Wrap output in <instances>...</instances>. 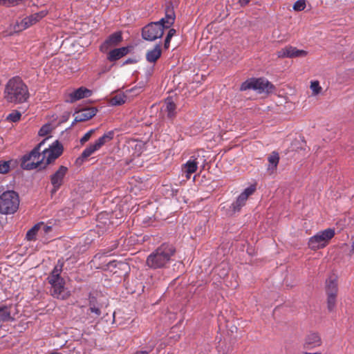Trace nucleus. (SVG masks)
Masks as SVG:
<instances>
[{
    "mask_svg": "<svg viewBox=\"0 0 354 354\" xmlns=\"http://www.w3.org/2000/svg\"><path fill=\"white\" fill-rule=\"evenodd\" d=\"M11 160L8 161H0V174H7L10 169Z\"/></svg>",
    "mask_w": 354,
    "mask_h": 354,
    "instance_id": "c756f323",
    "label": "nucleus"
},
{
    "mask_svg": "<svg viewBox=\"0 0 354 354\" xmlns=\"http://www.w3.org/2000/svg\"><path fill=\"white\" fill-rule=\"evenodd\" d=\"M63 153V146L58 140L55 141L48 148L42 150L41 153L45 160V165L51 163Z\"/></svg>",
    "mask_w": 354,
    "mask_h": 354,
    "instance_id": "9d476101",
    "label": "nucleus"
},
{
    "mask_svg": "<svg viewBox=\"0 0 354 354\" xmlns=\"http://www.w3.org/2000/svg\"><path fill=\"white\" fill-rule=\"evenodd\" d=\"M326 294L329 295H337L338 292V285L337 279L335 276H330L326 281Z\"/></svg>",
    "mask_w": 354,
    "mask_h": 354,
    "instance_id": "412c9836",
    "label": "nucleus"
},
{
    "mask_svg": "<svg viewBox=\"0 0 354 354\" xmlns=\"http://www.w3.org/2000/svg\"><path fill=\"white\" fill-rule=\"evenodd\" d=\"M322 344V339L318 333H310L304 339V347L306 349H312Z\"/></svg>",
    "mask_w": 354,
    "mask_h": 354,
    "instance_id": "dca6fc26",
    "label": "nucleus"
},
{
    "mask_svg": "<svg viewBox=\"0 0 354 354\" xmlns=\"http://www.w3.org/2000/svg\"><path fill=\"white\" fill-rule=\"evenodd\" d=\"M162 50L160 44H156L154 48L147 51L146 59L149 62H156L161 56Z\"/></svg>",
    "mask_w": 354,
    "mask_h": 354,
    "instance_id": "393cba45",
    "label": "nucleus"
},
{
    "mask_svg": "<svg viewBox=\"0 0 354 354\" xmlns=\"http://www.w3.org/2000/svg\"><path fill=\"white\" fill-rule=\"evenodd\" d=\"M15 306L12 305L0 304V322H12L14 317Z\"/></svg>",
    "mask_w": 354,
    "mask_h": 354,
    "instance_id": "f3484780",
    "label": "nucleus"
},
{
    "mask_svg": "<svg viewBox=\"0 0 354 354\" xmlns=\"http://www.w3.org/2000/svg\"><path fill=\"white\" fill-rule=\"evenodd\" d=\"M38 225H40V228H39V232L41 233H48V232H50L51 230H52V227L51 226H48L47 225H45L44 223H39Z\"/></svg>",
    "mask_w": 354,
    "mask_h": 354,
    "instance_id": "e433bc0d",
    "label": "nucleus"
},
{
    "mask_svg": "<svg viewBox=\"0 0 354 354\" xmlns=\"http://www.w3.org/2000/svg\"><path fill=\"white\" fill-rule=\"evenodd\" d=\"M176 34V30L174 29V28H171L169 30L167 36H166V38H165V44H164V46L165 48H168L169 47V44H170V41L172 38V37Z\"/></svg>",
    "mask_w": 354,
    "mask_h": 354,
    "instance_id": "72a5a7b5",
    "label": "nucleus"
},
{
    "mask_svg": "<svg viewBox=\"0 0 354 354\" xmlns=\"http://www.w3.org/2000/svg\"><path fill=\"white\" fill-rule=\"evenodd\" d=\"M21 116V114L20 112H19L17 111H12V113H10L8 115L7 120H8L11 122H16L20 120Z\"/></svg>",
    "mask_w": 354,
    "mask_h": 354,
    "instance_id": "473e14b6",
    "label": "nucleus"
},
{
    "mask_svg": "<svg viewBox=\"0 0 354 354\" xmlns=\"http://www.w3.org/2000/svg\"><path fill=\"white\" fill-rule=\"evenodd\" d=\"M198 169V162L196 159H189L182 167V171L185 174L187 179H189L192 174L196 171Z\"/></svg>",
    "mask_w": 354,
    "mask_h": 354,
    "instance_id": "aec40b11",
    "label": "nucleus"
},
{
    "mask_svg": "<svg viewBox=\"0 0 354 354\" xmlns=\"http://www.w3.org/2000/svg\"><path fill=\"white\" fill-rule=\"evenodd\" d=\"M164 30L161 24L158 21L151 22L142 28V37L147 41H155L162 36Z\"/></svg>",
    "mask_w": 354,
    "mask_h": 354,
    "instance_id": "1a4fd4ad",
    "label": "nucleus"
},
{
    "mask_svg": "<svg viewBox=\"0 0 354 354\" xmlns=\"http://www.w3.org/2000/svg\"><path fill=\"white\" fill-rule=\"evenodd\" d=\"M68 169L65 166H60L58 169L50 176V183L53 186L51 194L56 193L64 183V177L68 173Z\"/></svg>",
    "mask_w": 354,
    "mask_h": 354,
    "instance_id": "9b49d317",
    "label": "nucleus"
},
{
    "mask_svg": "<svg viewBox=\"0 0 354 354\" xmlns=\"http://www.w3.org/2000/svg\"><path fill=\"white\" fill-rule=\"evenodd\" d=\"M308 55V52L304 50L297 49L292 46H286L277 52L279 58H297L304 57Z\"/></svg>",
    "mask_w": 354,
    "mask_h": 354,
    "instance_id": "ddd939ff",
    "label": "nucleus"
},
{
    "mask_svg": "<svg viewBox=\"0 0 354 354\" xmlns=\"http://www.w3.org/2000/svg\"><path fill=\"white\" fill-rule=\"evenodd\" d=\"M29 96L28 86L19 77L10 79L5 85L3 97L8 103L22 104L28 100Z\"/></svg>",
    "mask_w": 354,
    "mask_h": 354,
    "instance_id": "f257e3e1",
    "label": "nucleus"
},
{
    "mask_svg": "<svg viewBox=\"0 0 354 354\" xmlns=\"http://www.w3.org/2000/svg\"><path fill=\"white\" fill-rule=\"evenodd\" d=\"M89 310L91 313H95L97 316L100 315V314H101V311H100V308H97L95 306H91Z\"/></svg>",
    "mask_w": 354,
    "mask_h": 354,
    "instance_id": "58836bf2",
    "label": "nucleus"
},
{
    "mask_svg": "<svg viewBox=\"0 0 354 354\" xmlns=\"http://www.w3.org/2000/svg\"><path fill=\"white\" fill-rule=\"evenodd\" d=\"M327 296V308L331 312L336 306L337 296V295H329Z\"/></svg>",
    "mask_w": 354,
    "mask_h": 354,
    "instance_id": "c85d7f7f",
    "label": "nucleus"
},
{
    "mask_svg": "<svg viewBox=\"0 0 354 354\" xmlns=\"http://www.w3.org/2000/svg\"><path fill=\"white\" fill-rule=\"evenodd\" d=\"M274 86L264 78H250L243 82L241 85V91L250 89L258 91L259 93L272 91Z\"/></svg>",
    "mask_w": 354,
    "mask_h": 354,
    "instance_id": "0eeeda50",
    "label": "nucleus"
},
{
    "mask_svg": "<svg viewBox=\"0 0 354 354\" xmlns=\"http://www.w3.org/2000/svg\"><path fill=\"white\" fill-rule=\"evenodd\" d=\"M50 131H51L50 125L45 124L39 131V135L41 136H46L50 132Z\"/></svg>",
    "mask_w": 354,
    "mask_h": 354,
    "instance_id": "c9c22d12",
    "label": "nucleus"
},
{
    "mask_svg": "<svg viewBox=\"0 0 354 354\" xmlns=\"http://www.w3.org/2000/svg\"><path fill=\"white\" fill-rule=\"evenodd\" d=\"M118 247V245L116 243H115L113 245V248L111 249V250L115 249L116 248Z\"/></svg>",
    "mask_w": 354,
    "mask_h": 354,
    "instance_id": "37998d69",
    "label": "nucleus"
},
{
    "mask_svg": "<svg viewBox=\"0 0 354 354\" xmlns=\"http://www.w3.org/2000/svg\"><path fill=\"white\" fill-rule=\"evenodd\" d=\"M165 106L167 118L169 119H173L174 118H175L176 114V105L174 102L171 97H168L166 99Z\"/></svg>",
    "mask_w": 354,
    "mask_h": 354,
    "instance_id": "a878e982",
    "label": "nucleus"
},
{
    "mask_svg": "<svg viewBox=\"0 0 354 354\" xmlns=\"http://www.w3.org/2000/svg\"><path fill=\"white\" fill-rule=\"evenodd\" d=\"M256 190V186L252 185L246 189L237 197L236 200L232 204V208L234 212H239L241 208L245 205V203L250 196L254 194Z\"/></svg>",
    "mask_w": 354,
    "mask_h": 354,
    "instance_id": "4468645a",
    "label": "nucleus"
},
{
    "mask_svg": "<svg viewBox=\"0 0 354 354\" xmlns=\"http://www.w3.org/2000/svg\"><path fill=\"white\" fill-rule=\"evenodd\" d=\"M302 354H321L320 353H308V352H304Z\"/></svg>",
    "mask_w": 354,
    "mask_h": 354,
    "instance_id": "79ce46f5",
    "label": "nucleus"
},
{
    "mask_svg": "<svg viewBox=\"0 0 354 354\" xmlns=\"http://www.w3.org/2000/svg\"><path fill=\"white\" fill-rule=\"evenodd\" d=\"M127 97L124 93H118L110 99L112 106H120L125 103Z\"/></svg>",
    "mask_w": 354,
    "mask_h": 354,
    "instance_id": "bb28decb",
    "label": "nucleus"
},
{
    "mask_svg": "<svg viewBox=\"0 0 354 354\" xmlns=\"http://www.w3.org/2000/svg\"><path fill=\"white\" fill-rule=\"evenodd\" d=\"M95 129H91L87 131L80 139V142L81 145H84L87 141L89 140L92 135L95 133Z\"/></svg>",
    "mask_w": 354,
    "mask_h": 354,
    "instance_id": "f704fd0d",
    "label": "nucleus"
},
{
    "mask_svg": "<svg viewBox=\"0 0 354 354\" xmlns=\"http://www.w3.org/2000/svg\"><path fill=\"white\" fill-rule=\"evenodd\" d=\"M175 251V248L172 245L163 243L149 255L146 263L149 268L153 269L162 268L169 263Z\"/></svg>",
    "mask_w": 354,
    "mask_h": 354,
    "instance_id": "7ed1b4c3",
    "label": "nucleus"
},
{
    "mask_svg": "<svg viewBox=\"0 0 354 354\" xmlns=\"http://www.w3.org/2000/svg\"><path fill=\"white\" fill-rule=\"evenodd\" d=\"M310 89L313 91V95H318L322 91V87L319 85V82L318 81L311 82Z\"/></svg>",
    "mask_w": 354,
    "mask_h": 354,
    "instance_id": "7c9ffc66",
    "label": "nucleus"
},
{
    "mask_svg": "<svg viewBox=\"0 0 354 354\" xmlns=\"http://www.w3.org/2000/svg\"><path fill=\"white\" fill-rule=\"evenodd\" d=\"M128 53L129 48L127 47L115 48L109 51L107 59L110 62H114L125 56Z\"/></svg>",
    "mask_w": 354,
    "mask_h": 354,
    "instance_id": "4be33fe9",
    "label": "nucleus"
},
{
    "mask_svg": "<svg viewBox=\"0 0 354 354\" xmlns=\"http://www.w3.org/2000/svg\"><path fill=\"white\" fill-rule=\"evenodd\" d=\"M351 252L354 253V240L353 241L352 245H351Z\"/></svg>",
    "mask_w": 354,
    "mask_h": 354,
    "instance_id": "a19ab883",
    "label": "nucleus"
},
{
    "mask_svg": "<svg viewBox=\"0 0 354 354\" xmlns=\"http://www.w3.org/2000/svg\"><path fill=\"white\" fill-rule=\"evenodd\" d=\"M40 225L37 224L35 225L31 229H30L26 233V239L28 241H34L36 239V236L39 232Z\"/></svg>",
    "mask_w": 354,
    "mask_h": 354,
    "instance_id": "cd10ccee",
    "label": "nucleus"
},
{
    "mask_svg": "<svg viewBox=\"0 0 354 354\" xmlns=\"http://www.w3.org/2000/svg\"><path fill=\"white\" fill-rule=\"evenodd\" d=\"M97 109L95 107L86 108L80 110L75 113V120L76 122H84L91 119L97 113Z\"/></svg>",
    "mask_w": 354,
    "mask_h": 354,
    "instance_id": "a211bd4d",
    "label": "nucleus"
},
{
    "mask_svg": "<svg viewBox=\"0 0 354 354\" xmlns=\"http://www.w3.org/2000/svg\"><path fill=\"white\" fill-rule=\"evenodd\" d=\"M335 230L331 228L319 232L310 237L308 241V246L310 249L316 250L326 247L329 241L335 236Z\"/></svg>",
    "mask_w": 354,
    "mask_h": 354,
    "instance_id": "423d86ee",
    "label": "nucleus"
},
{
    "mask_svg": "<svg viewBox=\"0 0 354 354\" xmlns=\"http://www.w3.org/2000/svg\"><path fill=\"white\" fill-rule=\"evenodd\" d=\"M64 262L58 260L57 264L47 277V281L50 284V295L57 299L64 300L70 296L69 291L65 288V281L61 277Z\"/></svg>",
    "mask_w": 354,
    "mask_h": 354,
    "instance_id": "f03ea898",
    "label": "nucleus"
},
{
    "mask_svg": "<svg viewBox=\"0 0 354 354\" xmlns=\"http://www.w3.org/2000/svg\"><path fill=\"white\" fill-rule=\"evenodd\" d=\"M268 165L267 170L270 174H273L279 162V155L277 151H272L268 157Z\"/></svg>",
    "mask_w": 354,
    "mask_h": 354,
    "instance_id": "b1692460",
    "label": "nucleus"
},
{
    "mask_svg": "<svg viewBox=\"0 0 354 354\" xmlns=\"http://www.w3.org/2000/svg\"><path fill=\"white\" fill-rule=\"evenodd\" d=\"M175 13L173 8L167 7L165 10V17L162 18L158 22L161 24L162 26L165 28H169L174 24L175 21Z\"/></svg>",
    "mask_w": 354,
    "mask_h": 354,
    "instance_id": "6ab92c4d",
    "label": "nucleus"
},
{
    "mask_svg": "<svg viewBox=\"0 0 354 354\" xmlns=\"http://www.w3.org/2000/svg\"><path fill=\"white\" fill-rule=\"evenodd\" d=\"M250 0H238V3L241 7H245L250 3Z\"/></svg>",
    "mask_w": 354,
    "mask_h": 354,
    "instance_id": "ea45409f",
    "label": "nucleus"
},
{
    "mask_svg": "<svg viewBox=\"0 0 354 354\" xmlns=\"http://www.w3.org/2000/svg\"><path fill=\"white\" fill-rule=\"evenodd\" d=\"M110 252H111V250H109V251H104V254H108Z\"/></svg>",
    "mask_w": 354,
    "mask_h": 354,
    "instance_id": "c03bdc74",
    "label": "nucleus"
},
{
    "mask_svg": "<svg viewBox=\"0 0 354 354\" xmlns=\"http://www.w3.org/2000/svg\"><path fill=\"white\" fill-rule=\"evenodd\" d=\"M48 12L46 10H41L39 12L30 15V16L23 19L20 23H17L15 29L17 31L25 30L38 22L39 20L46 16Z\"/></svg>",
    "mask_w": 354,
    "mask_h": 354,
    "instance_id": "f8f14e48",
    "label": "nucleus"
},
{
    "mask_svg": "<svg viewBox=\"0 0 354 354\" xmlns=\"http://www.w3.org/2000/svg\"><path fill=\"white\" fill-rule=\"evenodd\" d=\"M306 6V0H297L293 5V10L295 11H302Z\"/></svg>",
    "mask_w": 354,
    "mask_h": 354,
    "instance_id": "2f4dec72",
    "label": "nucleus"
},
{
    "mask_svg": "<svg viewBox=\"0 0 354 354\" xmlns=\"http://www.w3.org/2000/svg\"><path fill=\"white\" fill-rule=\"evenodd\" d=\"M91 91L83 86L76 89L70 94L71 101L75 102L91 95Z\"/></svg>",
    "mask_w": 354,
    "mask_h": 354,
    "instance_id": "5701e85b",
    "label": "nucleus"
},
{
    "mask_svg": "<svg viewBox=\"0 0 354 354\" xmlns=\"http://www.w3.org/2000/svg\"><path fill=\"white\" fill-rule=\"evenodd\" d=\"M122 41V32H115L109 35L100 45V50L102 53L107 52L111 48L118 46Z\"/></svg>",
    "mask_w": 354,
    "mask_h": 354,
    "instance_id": "2eb2a0df",
    "label": "nucleus"
},
{
    "mask_svg": "<svg viewBox=\"0 0 354 354\" xmlns=\"http://www.w3.org/2000/svg\"><path fill=\"white\" fill-rule=\"evenodd\" d=\"M114 132L113 131L105 133L102 136L99 138L94 143L90 144L82 153L78 159L84 161L85 159L93 155L95 151L100 150L101 147L106 143L113 140Z\"/></svg>",
    "mask_w": 354,
    "mask_h": 354,
    "instance_id": "6e6552de",
    "label": "nucleus"
},
{
    "mask_svg": "<svg viewBox=\"0 0 354 354\" xmlns=\"http://www.w3.org/2000/svg\"><path fill=\"white\" fill-rule=\"evenodd\" d=\"M48 138L44 139L39 143L28 154L23 156L21 166L24 169L31 170L41 166L45 161L41 152V148L45 141Z\"/></svg>",
    "mask_w": 354,
    "mask_h": 354,
    "instance_id": "20e7f679",
    "label": "nucleus"
},
{
    "mask_svg": "<svg viewBox=\"0 0 354 354\" xmlns=\"http://www.w3.org/2000/svg\"><path fill=\"white\" fill-rule=\"evenodd\" d=\"M19 198L15 191H6L0 196V213L11 214L19 208Z\"/></svg>",
    "mask_w": 354,
    "mask_h": 354,
    "instance_id": "39448f33",
    "label": "nucleus"
},
{
    "mask_svg": "<svg viewBox=\"0 0 354 354\" xmlns=\"http://www.w3.org/2000/svg\"><path fill=\"white\" fill-rule=\"evenodd\" d=\"M118 265L120 266V268L122 267V266H126L127 265L123 263H118ZM116 267L117 266V263L116 261H111L108 264V268H110L111 267Z\"/></svg>",
    "mask_w": 354,
    "mask_h": 354,
    "instance_id": "4c0bfd02",
    "label": "nucleus"
}]
</instances>
